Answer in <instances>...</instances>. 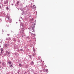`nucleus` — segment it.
Returning a JSON list of instances; mask_svg holds the SVG:
<instances>
[{
	"label": "nucleus",
	"instance_id": "6e6552de",
	"mask_svg": "<svg viewBox=\"0 0 74 74\" xmlns=\"http://www.w3.org/2000/svg\"><path fill=\"white\" fill-rule=\"evenodd\" d=\"M6 40H11V38H9H9H6Z\"/></svg>",
	"mask_w": 74,
	"mask_h": 74
},
{
	"label": "nucleus",
	"instance_id": "4468645a",
	"mask_svg": "<svg viewBox=\"0 0 74 74\" xmlns=\"http://www.w3.org/2000/svg\"><path fill=\"white\" fill-rule=\"evenodd\" d=\"M31 64H32V65H33V64H34V62L33 61L31 62Z\"/></svg>",
	"mask_w": 74,
	"mask_h": 74
},
{
	"label": "nucleus",
	"instance_id": "a211bd4d",
	"mask_svg": "<svg viewBox=\"0 0 74 74\" xmlns=\"http://www.w3.org/2000/svg\"><path fill=\"white\" fill-rule=\"evenodd\" d=\"M20 32L21 33H23V34L24 33V31L23 32V31H21Z\"/></svg>",
	"mask_w": 74,
	"mask_h": 74
},
{
	"label": "nucleus",
	"instance_id": "79ce46f5",
	"mask_svg": "<svg viewBox=\"0 0 74 74\" xmlns=\"http://www.w3.org/2000/svg\"><path fill=\"white\" fill-rule=\"evenodd\" d=\"M33 0H30V1H33Z\"/></svg>",
	"mask_w": 74,
	"mask_h": 74
},
{
	"label": "nucleus",
	"instance_id": "f03ea898",
	"mask_svg": "<svg viewBox=\"0 0 74 74\" xmlns=\"http://www.w3.org/2000/svg\"><path fill=\"white\" fill-rule=\"evenodd\" d=\"M5 20L6 21H7L8 22H10V23H11V20L10 19V17L8 16V15H7V16L5 17Z\"/></svg>",
	"mask_w": 74,
	"mask_h": 74
},
{
	"label": "nucleus",
	"instance_id": "9b49d317",
	"mask_svg": "<svg viewBox=\"0 0 74 74\" xmlns=\"http://www.w3.org/2000/svg\"><path fill=\"white\" fill-rule=\"evenodd\" d=\"M19 66L20 67H22V63H19Z\"/></svg>",
	"mask_w": 74,
	"mask_h": 74
},
{
	"label": "nucleus",
	"instance_id": "c756f323",
	"mask_svg": "<svg viewBox=\"0 0 74 74\" xmlns=\"http://www.w3.org/2000/svg\"><path fill=\"white\" fill-rule=\"evenodd\" d=\"M24 73H25V74H26V73H27V72L26 71H25L24 72Z\"/></svg>",
	"mask_w": 74,
	"mask_h": 74
},
{
	"label": "nucleus",
	"instance_id": "ddd939ff",
	"mask_svg": "<svg viewBox=\"0 0 74 74\" xmlns=\"http://www.w3.org/2000/svg\"><path fill=\"white\" fill-rule=\"evenodd\" d=\"M5 47H8V45L7 44H5Z\"/></svg>",
	"mask_w": 74,
	"mask_h": 74
},
{
	"label": "nucleus",
	"instance_id": "49530a36",
	"mask_svg": "<svg viewBox=\"0 0 74 74\" xmlns=\"http://www.w3.org/2000/svg\"><path fill=\"white\" fill-rule=\"evenodd\" d=\"M2 30V32H3V30Z\"/></svg>",
	"mask_w": 74,
	"mask_h": 74
},
{
	"label": "nucleus",
	"instance_id": "72a5a7b5",
	"mask_svg": "<svg viewBox=\"0 0 74 74\" xmlns=\"http://www.w3.org/2000/svg\"><path fill=\"white\" fill-rule=\"evenodd\" d=\"M15 53V55H17V53Z\"/></svg>",
	"mask_w": 74,
	"mask_h": 74
},
{
	"label": "nucleus",
	"instance_id": "c85d7f7f",
	"mask_svg": "<svg viewBox=\"0 0 74 74\" xmlns=\"http://www.w3.org/2000/svg\"><path fill=\"white\" fill-rule=\"evenodd\" d=\"M3 15H4V16H5V14H4V13H3Z\"/></svg>",
	"mask_w": 74,
	"mask_h": 74
},
{
	"label": "nucleus",
	"instance_id": "473e14b6",
	"mask_svg": "<svg viewBox=\"0 0 74 74\" xmlns=\"http://www.w3.org/2000/svg\"><path fill=\"white\" fill-rule=\"evenodd\" d=\"M21 26H22V27H23V25L22 24Z\"/></svg>",
	"mask_w": 74,
	"mask_h": 74
},
{
	"label": "nucleus",
	"instance_id": "e433bc0d",
	"mask_svg": "<svg viewBox=\"0 0 74 74\" xmlns=\"http://www.w3.org/2000/svg\"><path fill=\"white\" fill-rule=\"evenodd\" d=\"M10 73H11V72H9V73H9V74H10Z\"/></svg>",
	"mask_w": 74,
	"mask_h": 74
},
{
	"label": "nucleus",
	"instance_id": "f257e3e1",
	"mask_svg": "<svg viewBox=\"0 0 74 74\" xmlns=\"http://www.w3.org/2000/svg\"><path fill=\"white\" fill-rule=\"evenodd\" d=\"M34 28V26L32 25L31 26V27L28 28V29H29L30 32L33 33V32H35Z\"/></svg>",
	"mask_w": 74,
	"mask_h": 74
},
{
	"label": "nucleus",
	"instance_id": "b1692460",
	"mask_svg": "<svg viewBox=\"0 0 74 74\" xmlns=\"http://www.w3.org/2000/svg\"><path fill=\"white\" fill-rule=\"evenodd\" d=\"M33 35H34V34H33L32 33L31 34V36L32 37L33 36Z\"/></svg>",
	"mask_w": 74,
	"mask_h": 74
},
{
	"label": "nucleus",
	"instance_id": "2eb2a0df",
	"mask_svg": "<svg viewBox=\"0 0 74 74\" xmlns=\"http://www.w3.org/2000/svg\"><path fill=\"white\" fill-rule=\"evenodd\" d=\"M33 50L34 52H35V51H36V49H34V47L33 48Z\"/></svg>",
	"mask_w": 74,
	"mask_h": 74
},
{
	"label": "nucleus",
	"instance_id": "f704fd0d",
	"mask_svg": "<svg viewBox=\"0 0 74 74\" xmlns=\"http://www.w3.org/2000/svg\"><path fill=\"white\" fill-rule=\"evenodd\" d=\"M30 74V73L29 72H28V74Z\"/></svg>",
	"mask_w": 74,
	"mask_h": 74
},
{
	"label": "nucleus",
	"instance_id": "423d86ee",
	"mask_svg": "<svg viewBox=\"0 0 74 74\" xmlns=\"http://www.w3.org/2000/svg\"><path fill=\"white\" fill-rule=\"evenodd\" d=\"M36 54L35 53H32V56H34V57H35L36 56Z\"/></svg>",
	"mask_w": 74,
	"mask_h": 74
},
{
	"label": "nucleus",
	"instance_id": "cd10ccee",
	"mask_svg": "<svg viewBox=\"0 0 74 74\" xmlns=\"http://www.w3.org/2000/svg\"><path fill=\"white\" fill-rule=\"evenodd\" d=\"M11 5H14V3H12Z\"/></svg>",
	"mask_w": 74,
	"mask_h": 74
},
{
	"label": "nucleus",
	"instance_id": "39448f33",
	"mask_svg": "<svg viewBox=\"0 0 74 74\" xmlns=\"http://www.w3.org/2000/svg\"><path fill=\"white\" fill-rule=\"evenodd\" d=\"M33 8L35 9V10H36V5H34L33 6Z\"/></svg>",
	"mask_w": 74,
	"mask_h": 74
},
{
	"label": "nucleus",
	"instance_id": "a878e982",
	"mask_svg": "<svg viewBox=\"0 0 74 74\" xmlns=\"http://www.w3.org/2000/svg\"><path fill=\"white\" fill-rule=\"evenodd\" d=\"M31 33H32V32H29V34L30 35V34H31Z\"/></svg>",
	"mask_w": 74,
	"mask_h": 74
},
{
	"label": "nucleus",
	"instance_id": "37998d69",
	"mask_svg": "<svg viewBox=\"0 0 74 74\" xmlns=\"http://www.w3.org/2000/svg\"><path fill=\"white\" fill-rule=\"evenodd\" d=\"M0 63H1V62H0Z\"/></svg>",
	"mask_w": 74,
	"mask_h": 74
},
{
	"label": "nucleus",
	"instance_id": "f3484780",
	"mask_svg": "<svg viewBox=\"0 0 74 74\" xmlns=\"http://www.w3.org/2000/svg\"><path fill=\"white\" fill-rule=\"evenodd\" d=\"M13 41H16V39H15V38H13Z\"/></svg>",
	"mask_w": 74,
	"mask_h": 74
},
{
	"label": "nucleus",
	"instance_id": "393cba45",
	"mask_svg": "<svg viewBox=\"0 0 74 74\" xmlns=\"http://www.w3.org/2000/svg\"><path fill=\"white\" fill-rule=\"evenodd\" d=\"M3 55H4V56H6V55H6V53H4Z\"/></svg>",
	"mask_w": 74,
	"mask_h": 74
},
{
	"label": "nucleus",
	"instance_id": "aec40b11",
	"mask_svg": "<svg viewBox=\"0 0 74 74\" xmlns=\"http://www.w3.org/2000/svg\"><path fill=\"white\" fill-rule=\"evenodd\" d=\"M21 31H23H23H24V28H22V29L21 30Z\"/></svg>",
	"mask_w": 74,
	"mask_h": 74
},
{
	"label": "nucleus",
	"instance_id": "1a4fd4ad",
	"mask_svg": "<svg viewBox=\"0 0 74 74\" xmlns=\"http://www.w3.org/2000/svg\"><path fill=\"white\" fill-rule=\"evenodd\" d=\"M1 53H3V49L1 48Z\"/></svg>",
	"mask_w": 74,
	"mask_h": 74
},
{
	"label": "nucleus",
	"instance_id": "bb28decb",
	"mask_svg": "<svg viewBox=\"0 0 74 74\" xmlns=\"http://www.w3.org/2000/svg\"><path fill=\"white\" fill-rule=\"evenodd\" d=\"M29 56L30 58H32V56H30V55H29Z\"/></svg>",
	"mask_w": 74,
	"mask_h": 74
},
{
	"label": "nucleus",
	"instance_id": "f8f14e48",
	"mask_svg": "<svg viewBox=\"0 0 74 74\" xmlns=\"http://www.w3.org/2000/svg\"><path fill=\"white\" fill-rule=\"evenodd\" d=\"M19 1H18L17 2V3L16 4V5H19Z\"/></svg>",
	"mask_w": 74,
	"mask_h": 74
},
{
	"label": "nucleus",
	"instance_id": "20e7f679",
	"mask_svg": "<svg viewBox=\"0 0 74 74\" xmlns=\"http://www.w3.org/2000/svg\"><path fill=\"white\" fill-rule=\"evenodd\" d=\"M2 66H3L5 67V66H6V64L4 63V62H2Z\"/></svg>",
	"mask_w": 74,
	"mask_h": 74
},
{
	"label": "nucleus",
	"instance_id": "a19ab883",
	"mask_svg": "<svg viewBox=\"0 0 74 74\" xmlns=\"http://www.w3.org/2000/svg\"><path fill=\"white\" fill-rule=\"evenodd\" d=\"M27 38H29V36H28Z\"/></svg>",
	"mask_w": 74,
	"mask_h": 74
},
{
	"label": "nucleus",
	"instance_id": "412c9836",
	"mask_svg": "<svg viewBox=\"0 0 74 74\" xmlns=\"http://www.w3.org/2000/svg\"><path fill=\"white\" fill-rule=\"evenodd\" d=\"M9 66L10 67H12V64H10Z\"/></svg>",
	"mask_w": 74,
	"mask_h": 74
},
{
	"label": "nucleus",
	"instance_id": "09e8293b",
	"mask_svg": "<svg viewBox=\"0 0 74 74\" xmlns=\"http://www.w3.org/2000/svg\"><path fill=\"white\" fill-rule=\"evenodd\" d=\"M16 23H17V22H16Z\"/></svg>",
	"mask_w": 74,
	"mask_h": 74
},
{
	"label": "nucleus",
	"instance_id": "2f4dec72",
	"mask_svg": "<svg viewBox=\"0 0 74 74\" xmlns=\"http://www.w3.org/2000/svg\"><path fill=\"white\" fill-rule=\"evenodd\" d=\"M34 74H37V73H36V72H34Z\"/></svg>",
	"mask_w": 74,
	"mask_h": 74
},
{
	"label": "nucleus",
	"instance_id": "4c0bfd02",
	"mask_svg": "<svg viewBox=\"0 0 74 74\" xmlns=\"http://www.w3.org/2000/svg\"><path fill=\"white\" fill-rule=\"evenodd\" d=\"M34 36H36V34H34Z\"/></svg>",
	"mask_w": 74,
	"mask_h": 74
},
{
	"label": "nucleus",
	"instance_id": "0eeeda50",
	"mask_svg": "<svg viewBox=\"0 0 74 74\" xmlns=\"http://www.w3.org/2000/svg\"><path fill=\"white\" fill-rule=\"evenodd\" d=\"M8 1H5L4 4H8Z\"/></svg>",
	"mask_w": 74,
	"mask_h": 74
},
{
	"label": "nucleus",
	"instance_id": "de8ad7c7",
	"mask_svg": "<svg viewBox=\"0 0 74 74\" xmlns=\"http://www.w3.org/2000/svg\"><path fill=\"white\" fill-rule=\"evenodd\" d=\"M15 74H17V73H16Z\"/></svg>",
	"mask_w": 74,
	"mask_h": 74
},
{
	"label": "nucleus",
	"instance_id": "6ab92c4d",
	"mask_svg": "<svg viewBox=\"0 0 74 74\" xmlns=\"http://www.w3.org/2000/svg\"><path fill=\"white\" fill-rule=\"evenodd\" d=\"M42 69L43 70H45V67H44V66H42Z\"/></svg>",
	"mask_w": 74,
	"mask_h": 74
},
{
	"label": "nucleus",
	"instance_id": "c9c22d12",
	"mask_svg": "<svg viewBox=\"0 0 74 74\" xmlns=\"http://www.w3.org/2000/svg\"><path fill=\"white\" fill-rule=\"evenodd\" d=\"M1 22V19H0V22Z\"/></svg>",
	"mask_w": 74,
	"mask_h": 74
},
{
	"label": "nucleus",
	"instance_id": "dca6fc26",
	"mask_svg": "<svg viewBox=\"0 0 74 74\" xmlns=\"http://www.w3.org/2000/svg\"><path fill=\"white\" fill-rule=\"evenodd\" d=\"M6 9L7 11H8L9 10V8H8V7H7L6 8Z\"/></svg>",
	"mask_w": 74,
	"mask_h": 74
},
{
	"label": "nucleus",
	"instance_id": "a18cd8bd",
	"mask_svg": "<svg viewBox=\"0 0 74 74\" xmlns=\"http://www.w3.org/2000/svg\"><path fill=\"white\" fill-rule=\"evenodd\" d=\"M0 68H1V66H0Z\"/></svg>",
	"mask_w": 74,
	"mask_h": 74
},
{
	"label": "nucleus",
	"instance_id": "7ed1b4c3",
	"mask_svg": "<svg viewBox=\"0 0 74 74\" xmlns=\"http://www.w3.org/2000/svg\"><path fill=\"white\" fill-rule=\"evenodd\" d=\"M5 53L6 54V55L7 56H8V57H10V53L8 52V51H5Z\"/></svg>",
	"mask_w": 74,
	"mask_h": 74
},
{
	"label": "nucleus",
	"instance_id": "7c9ffc66",
	"mask_svg": "<svg viewBox=\"0 0 74 74\" xmlns=\"http://www.w3.org/2000/svg\"><path fill=\"white\" fill-rule=\"evenodd\" d=\"M21 18H19V21H21Z\"/></svg>",
	"mask_w": 74,
	"mask_h": 74
},
{
	"label": "nucleus",
	"instance_id": "4be33fe9",
	"mask_svg": "<svg viewBox=\"0 0 74 74\" xmlns=\"http://www.w3.org/2000/svg\"><path fill=\"white\" fill-rule=\"evenodd\" d=\"M8 63L10 64H11V61L9 62H8Z\"/></svg>",
	"mask_w": 74,
	"mask_h": 74
},
{
	"label": "nucleus",
	"instance_id": "ea45409f",
	"mask_svg": "<svg viewBox=\"0 0 74 74\" xmlns=\"http://www.w3.org/2000/svg\"><path fill=\"white\" fill-rule=\"evenodd\" d=\"M7 35H8V36H10V34H7Z\"/></svg>",
	"mask_w": 74,
	"mask_h": 74
},
{
	"label": "nucleus",
	"instance_id": "c03bdc74",
	"mask_svg": "<svg viewBox=\"0 0 74 74\" xmlns=\"http://www.w3.org/2000/svg\"><path fill=\"white\" fill-rule=\"evenodd\" d=\"M11 74H13V73H11Z\"/></svg>",
	"mask_w": 74,
	"mask_h": 74
},
{
	"label": "nucleus",
	"instance_id": "5701e85b",
	"mask_svg": "<svg viewBox=\"0 0 74 74\" xmlns=\"http://www.w3.org/2000/svg\"><path fill=\"white\" fill-rule=\"evenodd\" d=\"M45 70H46V72H48V69H46Z\"/></svg>",
	"mask_w": 74,
	"mask_h": 74
},
{
	"label": "nucleus",
	"instance_id": "58836bf2",
	"mask_svg": "<svg viewBox=\"0 0 74 74\" xmlns=\"http://www.w3.org/2000/svg\"><path fill=\"white\" fill-rule=\"evenodd\" d=\"M17 73H18V74H19V72H18Z\"/></svg>",
	"mask_w": 74,
	"mask_h": 74
},
{
	"label": "nucleus",
	"instance_id": "9d476101",
	"mask_svg": "<svg viewBox=\"0 0 74 74\" xmlns=\"http://www.w3.org/2000/svg\"><path fill=\"white\" fill-rule=\"evenodd\" d=\"M3 7V4H0V8H2Z\"/></svg>",
	"mask_w": 74,
	"mask_h": 74
}]
</instances>
